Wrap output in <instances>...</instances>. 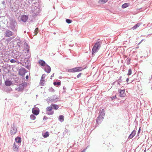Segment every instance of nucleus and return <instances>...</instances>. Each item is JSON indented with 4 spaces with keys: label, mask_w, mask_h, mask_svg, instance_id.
I'll use <instances>...</instances> for the list:
<instances>
[{
    "label": "nucleus",
    "mask_w": 152,
    "mask_h": 152,
    "mask_svg": "<svg viewBox=\"0 0 152 152\" xmlns=\"http://www.w3.org/2000/svg\"><path fill=\"white\" fill-rule=\"evenodd\" d=\"M25 87V85L24 84H21L19 85L18 88L17 89L18 91H23L24 87Z\"/></svg>",
    "instance_id": "nucleus-12"
},
{
    "label": "nucleus",
    "mask_w": 152,
    "mask_h": 152,
    "mask_svg": "<svg viewBox=\"0 0 152 152\" xmlns=\"http://www.w3.org/2000/svg\"><path fill=\"white\" fill-rule=\"evenodd\" d=\"M9 27L12 31H17V29L15 27L17 25V23L14 18H9Z\"/></svg>",
    "instance_id": "nucleus-1"
},
{
    "label": "nucleus",
    "mask_w": 152,
    "mask_h": 152,
    "mask_svg": "<svg viewBox=\"0 0 152 152\" xmlns=\"http://www.w3.org/2000/svg\"><path fill=\"white\" fill-rule=\"evenodd\" d=\"M81 73H79L77 75V78H79V77H80V76H81Z\"/></svg>",
    "instance_id": "nucleus-45"
},
{
    "label": "nucleus",
    "mask_w": 152,
    "mask_h": 152,
    "mask_svg": "<svg viewBox=\"0 0 152 152\" xmlns=\"http://www.w3.org/2000/svg\"><path fill=\"white\" fill-rule=\"evenodd\" d=\"M14 42V43L16 44L17 46L19 48H21L23 46V42L20 39H15Z\"/></svg>",
    "instance_id": "nucleus-5"
},
{
    "label": "nucleus",
    "mask_w": 152,
    "mask_h": 152,
    "mask_svg": "<svg viewBox=\"0 0 152 152\" xmlns=\"http://www.w3.org/2000/svg\"><path fill=\"white\" fill-rule=\"evenodd\" d=\"M102 44V41L99 40V39H98L93 48L92 50V53L93 54H94L99 50L101 47Z\"/></svg>",
    "instance_id": "nucleus-2"
},
{
    "label": "nucleus",
    "mask_w": 152,
    "mask_h": 152,
    "mask_svg": "<svg viewBox=\"0 0 152 152\" xmlns=\"http://www.w3.org/2000/svg\"><path fill=\"white\" fill-rule=\"evenodd\" d=\"M26 72V70L24 68H20L19 69L18 71L19 74L21 76L24 75Z\"/></svg>",
    "instance_id": "nucleus-8"
},
{
    "label": "nucleus",
    "mask_w": 152,
    "mask_h": 152,
    "mask_svg": "<svg viewBox=\"0 0 152 152\" xmlns=\"http://www.w3.org/2000/svg\"><path fill=\"white\" fill-rule=\"evenodd\" d=\"M64 137V134H61V137H59V138H62L63 137Z\"/></svg>",
    "instance_id": "nucleus-49"
},
{
    "label": "nucleus",
    "mask_w": 152,
    "mask_h": 152,
    "mask_svg": "<svg viewBox=\"0 0 152 152\" xmlns=\"http://www.w3.org/2000/svg\"><path fill=\"white\" fill-rule=\"evenodd\" d=\"M38 28H36L34 31V33L35 34L34 35H36L38 33Z\"/></svg>",
    "instance_id": "nucleus-37"
},
{
    "label": "nucleus",
    "mask_w": 152,
    "mask_h": 152,
    "mask_svg": "<svg viewBox=\"0 0 152 152\" xmlns=\"http://www.w3.org/2000/svg\"><path fill=\"white\" fill-rule=\"evenodd\" d=\"M19 146V144L18 143L14 142V143L13 148L14 151H17L18 150V148Z\"/></svg>",
    "instance_id": "nucleus-16"
},
{
    "label": "nucleus",
    "mask_w": 152,
    "mask_h": 152,
    "mask_svg": "<svg viewBox=\"0 0 152 152\" xmlns=\"http://www.w3.org/2000/svg\"><path fill=\"white\" fill-rule=\"evenodd\" d=\"M32 8L33 9H34V7L35 6L36 7V9H37L36 10H39V3L36 2H34V3H33L32 4Z\"/></svg>",
    "instance_id": "nucleus-15"
},
{
    "label": "nucleus",
    "mask_w": 152,
    "mask_h": 152,
    "mask_svg": "<svg viewBox=\"0 0 152 152\" xmlns=\"http://www.w3.org/2000/svg\"><path fill=\"white\" fill-rule=\"evenodd\" d=\"M30 60H26L25 61H24L25 63L26 66H27V67H28L30 65V63L29 62Z\"/></svg>",
    "instance_id": "nucleus-30"
},
{
    "label": "nucleus",
    "mask_w": 152,
    "mask_h": 152,
    "mask_svg": "<svg viewBox=\"0 0 152 152\" xmlns=\"http://www.w3.org/2000/svg\"><path fill=\"white\" fill-rule=\"evenodd\" d=\"M140 24L138 23L135 25L134 26L131 28V29L134 30L136 29L137 28L139 27L140 26Z\"/></svg>",
    "instance_id": "nucleus-26"
},
{
    "label": "nucleus",
    "mask_w": 152,
    "mask_h": 152,
    "mask_svg": "<svg viewBox=\"0 0 152 152\" xmlns=\"http://www.w3.org/2000/svg\"><path fill=\"white\" fill-rule=\"evenodd\" d=\"M5 84L7 86H10L11 85L12 83L10 81L7 80L5 82Z\"/></svg>",
    "instance_id": "nucleus-27"
},
{
    "label": "nucleus",
    "mask_w": 152,
    "mask_h": 152,
    "mask_svg": "<svg viewBox=\"0 0 152 152\" xmlns=\"http://www.w3.org/2000/svg\"><path fill=\"white\" fill-rule=\"evenodd\" d=\"M10 61L12 63H15L16 62V61L14 59H12L10 60Z\"/></svg>",
    "instance_id": "nucleus-40"
},
{
    "label": "nucleus",
    "mask_w": 152,
    "mask_h": 152,
    "mask_svg": "<svg viewBox=\"0 0 152 152\" xmlns=\"http://www.w3.org/2000/svg\"><path fill=\"white\" fill-rule=\"evenodd\" d=\"M13 32L10 30L6 31L5 32V37H10L13 35Z\"/></svg>",
    "instance_id": "nucleus-14"
},
{
    "label": "nucleus",
    "mask_w": 152,
    "mask_h": 152,
    "mask_svg": "<svg viewBox=\"0 0 152 152\" xmlns=\"http://www.w3.org/2000/svg\"><path fill=\"white\" fill-rule=\"evenodd\" d=\"M43 82H44L43 80H41L40 82V85L42 86H44V83H43Z\"/></svg>",
    "instance_id": "nucleus-39"
},
{
    "label": "nucleus",
    "mask_w": 152,
    "mask_h": 152,
    "mask_svg": "<svg viewBox=\"0 0 152 152\" xmlns=\"http://www.w3.org/2000/svg\"><path fill=\"white\" fill-rule=\"evenodd\" d=\"M61 78H62L61 77V76L59 77V79H61Z\"/></svg>",
    "instance_id": "nucleus-57"
},
{
    "label": "nucleus",
    "mask_w": 152,
    "mask_h": 152,
    "mask_svg": "<svg viewBox=\"0 0 152 152\" xmlns=\"http://www.w3.org/2000/svg\"><path fill=\"white\" fill-rule=\"evenodd\" d=\"M52 107L50 105V106L48 107L46 109V113L48 115H51L53 113V111H52Z\"/></svg>",
    "instance_id": "nucleus-7"
},
{
    "label": "nucleus",
    "mask_w": 152,
    "mask_h": 152,
    "mask_svg": "<svg viewBox=\"0 0 152 152\" xmlns=\"http://www.w3.org/2000/svg\"><path fill=\"white\" fill-rule=\"evenodd\" d=\"M132 71L131 69H129L128 70V72L127 74V75H131L132 74Z\"/></svg>",
    "instance_id": "nucleus-38"
},
{
    "label": "nucleus",
    "mask_w": 152,
    "mask_h": 152,
    "mask_svg": "<svg viewBox=\"0 0 152 152\" xmlns=\"http://www.w3.org/2000/svg\"><path fill=\"white\" fill-rule=\"evenodd\" d=\"M66 22L68 24H70L72 22V20L69 19H66Z\"/></svg>",
    "instance_id": "nucleus-36"
},
{
    "label": "nucleus",
    "mask_w": 152,
    "mask_h": 152,
    "mask_svg": "<svg viewBox=\"0 0 152 152\" xmlns=\"http://www.w3.org/2000/svg\"><path fill=\"white\" fill-rule=\"evenodd\" d=\"M83 70V68L82 67L79 66L70 69H69L68 71L70 72H80Z\"/></svg>",
    "instance_id": "nucleus-4"
},
{
    "label": "nucleus",
    "mask_w": 152,
    "mask_h": 152,
    "mask_svg": "<svg viewBox=\"0 0 152 152\" xmlns=\"http://www.w3.org/2000/svg\"><path fill=\"white\" fill-rule=\"evenodd\" d=\"M49 91L50 92H54L55 91L54 90V89L52 88V87H51V88H50L49 90Z\"/></svg>",
    "instance_id": "nucleus-34"
},
{
    "label": "nucleus",
    "mask_w": 152,
    "mask_h": 152,
    "mask_svg": "<svg viewBox=\"0 0 152 152\" xmlns=\"http://www.w3.org/2000/svg\"><path fill=\"white\" fill-rule=\"evenodd\" d=\"M34 9L32 8V5L31 7V12L34 14L37 15V13H39L40 12V11L39 9V10H36L37 9H36V7L35 6H34Z\"/></svg>",
    "instance_id": "nucleus-13"
},
{
    "label": "nucleus",
    "mask_w": 152,
    "mask_h": 152,
    "mask_svg": "<svg viewBox=\"0 0 152 152\" xmlns=\"http://www.w3.org/2000/svg\"><path fill=\"white\" fill-rule=\"evenodd\" d=\"M54 34H56V32H54Z\"/></svg>",
    "instance_id": "nucleus-59"
},
{
    "label": "nucleus",
    "mask_w": 152,
    "mask_h": 152,
    "mask_svg": "<svg viewBox=\"0 0 152 152\" xmlns=\"http://www.w3.org/2000/svg\"><path fill=\"white\" fill-rule=\"evenodd\" d=\"M140 131V128H139V130H138V134H139Z\"/></svg>",
    "instance_id": "nucleus-51"
},
{
    "label": "nucleus",
    "mask_w": 152,
    "mask_h": 152,
    "mask_svg": "<svg viewBox=\"0 0 152 152\" xmlns=\"http://www.w3.org/2000/svg\"><path fill=\"white\" fill-rule=\"evenodd\" d=\"M17 128L15 125L14 124L11 125L10 129L11 134L12 135H14L16 132Z\"/></svg>",
    "instance_id": "nucleus-6"
},
{
    "label": "nucleus",
    "mask_w": 152,
    "mask_h": 152,
    "mask_svg": "<svg viewBox=\"0 0 152 152\" xmlns=\"http://www.w3.org/2000/svg\"><path fill=\"white\" fill-rule=\"evenodd\" d=\"M108 0H99L98 1L99 4H104L106 3Z\"/></svg>",
    "instance_id": "nucleus-29"
},
{
    "label": "nucleus",
    "mask_w": 152,
    "mask_h": 152,
    "mask_svg": "<svg viewBox=\"0 0 152 152\" xmlns=\"http://www.w3.org/2000/svg\"><path fill=\"white\" fill-rule=\"evenodd\" d=\"M51 105L52 106V107L53 109L55 110L57 109V105L52 104H51Z\"/></svg>",
    "instance_id": "nucleus-32"
},
{
    "label": "nucleus",
    "mask_w": 152,
    "mask_h": 152,
    "mask_svg": "<svg viewBox=\"0 0 152 152\" xmlns=\"http://www.w3.org/2000/svg\"><path fill=\"white\" fill-rule=\"evenodd\" d=\"M129 4L128 3H125L122 5V7L123 8H125L129 6Z\"/></svg>",
    "instance_id": "nucleus-28"
},
{
    "label": "nucleus",
    "mask_w": 152,
    "mask_h": 152,
    "mask_svg": "<svg viewBox=\"0 0 152 152\" xmlns=\"http://www.w3.org/2000/svg\"><path fill=\"white\" fill-rule=\"evenodd\" d=\"M49 132H46L44 133H42V136L44 138H47L49 136Z\"/></svg>",
    "instance_id": "nucleus-25"
},
{
    "label": "nucleus",
    "mask_w": 152,
    "mask_h": 152,
    "mask_svg": "<svg viewBox=\"0 0 152 152\" xmlns=\"http://www.w3.org/2000/svg\"><path fill=\"white\" fill-rule=\"evenodd\" d=\"M15 140L16 142L15 143L19 144L21 142V139L20 137H17L15 139Z\"/></svg>",
    "instance_id": "nucleus-20"
},
{
    "label": "nucleus",
    "mask_w": 152,
    "mask_h": 152,
    "mask_svg": "<svg viewBox=\"0 0 152 152\" xmlns=\"http://www.w3.org/2000/svg\"><path fill=\"white\" fill-rule=\"evenodd\" d=\"M56 99L57 97H56L55 96H53L51 97L48 98L47 99V100H49L51 102H54L56 100Z\"/></svg>",
    "instance_id": "nucleus-18"
},
{
    "label": "nucleus",
    "mask_w": 152,
    "mask_h": 152,
    "mask_svg": "<svg viewBox=\"0 0 152 152\" xmlns=\"http://www.w3.org/2000/svg\"><path fill=\"white\" fill-rule=\"evenodd\" d=\"M28 18L27 16L26 15H23L21 17V20L23 22H25L26 21Z\"/></svg>",
    "instance_id": "nucleus-17"
},
{
    "label": "nucleus",
    "mask_w": 152,
    "mask_h": 152,
    "mask_svg": "<svg viewBox=\"0 0 152 152\" xmlns=\"http://www.w3.org/2000/svg\"><path fill=\"white\" fill-rule=\"evenodd\" d=\"M86 150V149H84L83 151L82 152H84Z\"/></svg>",
    "instance_id": "nucleus-58"
},
{
    "label": "nucleus",
    "mask_w": 152,
    "mask_h": 152,
    "mask_svg": "<svg viewBox=\"0 0 152 152\" xmlns=\"http://www.w3.org/2000/svg\"><path fill=\"white\" fill-rule=\"evenodd\" d=\"M44 70L48 73H49L50 72L51 70L50 67L48 64H47L45 67L44 68Z\"/></svg>",
    "instance_id": "nucleus-11"
},
{
    "label": "nucleus",
    "mask_w": 152,
    "mask_h": 152,
    "mask_svg": "<svg viewBox=\"0 0 152 152\" xmlns=\"http://www.w3.org/2000/svg\"><path fill=\"white\" fill-rule=\"evenodd\" d=\"M144 152H145V151H144Z\"/></svg>",
    "instance_id": "nucleus-63"
},
{
    "label": "nucleus",
    "mask_w": 152,
    "mask_h": 152,
    "mask_svg": "<svg viewBox=\"0 0 152 152\" xmlns=\"http://www.w3.org/2000/svg\"><path fill=\"white\" fill-rule=\"evenodd\" d=\"M58 119L61 122H63L64 120V116L62 115H59L58 117Z\"/></svg>",
    "instance_id": "nucleus-24"
},
{
    "label": "nucleus",
    "mask_w": 152,
    "mask_h": 152,
    "mask_svg": "<svg viewBox=\"0 0 152 152\" xmlns=\"http://www.w3.org/2000/svg\"><path fill=\"white\" fill-rule=\"evenodd\" d=\"M39 110L38 108H33L32 109V112L35 115H37L39 113Z\"/></svg>",
    "instance_id": "nucleus-9"
},
{
    "label": "nucleus",
    "mask_w": 152,
    "mask_h": 152,
    "mask_svg": "<svg viewBox=\"0 0 152 152\" xmlns=\"http://www.w3.org/2000/svg\"><path fill=\"white\" fill-rule=\"evenodd\" d=\"M28 75H26V79H28Z\"/></svg>",
    "instance_id": "nucleus-52"
},
{
    "label": "nucleus",
    "mask_w": 152,
    "mask_h": 152,
    "mask_svg": "<svg viewBox=\"0 0 152 152\" xmlns=\"http://www.w3.org/2000/svg\"><path fill=\"white\" fill-rule=\"evenodd\" d=\"M27 54L26 55V57L25 58V61H26V60H30L31 57V54L29 52H28V53H27Z\"/></svg>",
    "instance_id": "nucleus-23"
},
{
    "label": "nucleus",
    "mask_w": 152,
    "mask_h": 152,
    "mask_svg": "<svg viewBox=\"0 0 152 152\" xmlns=\"http://www.w3.org/2000/svg\"><path fill=\"white\" fill-rule=\"evenodd\" d=\"M14 38V37H10V38H9V39H10V40H12V39H13Z\"/></svg>",
    "instance_id": "nucleus-50"
},
{
    "label": "nucleus",
    "mask_w": 152,
    "mask_h": 152,
    "mask_svg": "<svg viewBox=\"0 0 152 152\" xmlns=\"http://www.w3.org/2000/svg\"><path fill=\"white\" fill-rule=\"evenodd\" d=\"M1 81H0V85H1Z\"/></svg>",
    "instance_id": "nucleus-56"
},
{
    "label": "nucleus",
    "mask_w": 152,
    "mask_h": 152,
    "mask_svg": "<svg viewBox=\"0 0 152 152\" xmlns=\"http://www.w3.org/2000/svg\"><path fill=\"white\" fill-rule=\"evenodd\" d=\"M2 4L4 6V7L5 6L6 4H5V2L4 1L2 2Z\"/></svg>",
    "instance_id": "nucleus-47"
},
{
    "label": "nucleus",
    "mask_w": 152,
    "mask_h": 152,
    "mask_svg": "<svg viewBox=\"0 0 152 152\" xmlns=\"http://www.w3.org/2000/svg\"><path fill=\"white\" fill-rule=\"evenodd\" d=\"M63 90H65L66 89V88H65L64 87H63Z\"/></svg>",
    "instance_id": "nucleus-55"
},
{
    "label": "nucleus",
    "mask_w": 152,
    "mask_h": 152,
    "mask_svg": "<svg viewBox=\"0 0 152 152\" xmlns=\"http://www.w3.org/2000/svg\"><path fill=\"white\" fill-rule=\"evenodd\" d=\"M53 84L55 86H57V80H56V81L55 82H54L53 83Z\"/></svg>",
    "instance_id": "nucleus-43"
},
{
    "label": "nucleus",
    "mask_w": 152,
    "mask_h": 152,
    "mask_svg": "<svg viewBox=\"0 0 152 152\" xmlns=\"http://www.w3.org/2000/svg\"><path fill=\"white\" fill-rule=\"evenodd\" d=\"M144 152H145V151H144Z\"/></svg>",
    "instance_id": "nucleus-64"
},
{
    "label": "nucleus",
    "mask_w": 152,
    "mask_h": 152,
    "mask_svg": "<svg viewBox=\"0 0 152 152\" xmlns=\"http://www.w3.org/2000/svg\"><path fill=\"white\" fill-rule=\"evenodd\" d=\"M118 92L120 93V97H124L125 96L126 94L124 89H119L118 90Z\"/></svg>",
    "instance_id": "nucleus-10"
},
{
    "label": "nucleus",
    "mask_w": 152,
    "mask_h": 152,
    "mask_svg": "<svg viewBox=\"0 0 152 152\" xmlns=\"http://www.w3.org/2000/svg\"><path fill=\"white\" fill-rule=\"evenodd\" d=\"M46 76V75L45 74H43L42 76V77H41V80H44V82H45V81L44 80V78H45V77Z\"/></svg>",
    "instance_id": "nucleus-35"
},
{
    "label": "nucleus",
    "mask_w": 152,
    "mask_h": 152,
    "mask_svg": "<svg viewBox=\"0 0 152 152\" xmlns=\"http://www.w3.org/2000/svg\"><path fill=\"white\" fill-rule=\"evenodd\" d=\"M129 80V78H127L126 79V81H127V82H128Z\"/></svg>",
    "instance_id": "nucleus-53"
},
{
    "label": "nucleus",
    "mask_w": 152,
    "mask_h": 152,
    "mask_svg": "<svg viewBox=\"0 0 152 152\" xmlns=\"http://www.w3.org/2000/svg\"><path fill=\"white\" fill-rule=\"evenodd\" d=\"M50 79H52V77H51L50 78Z\"/></svg>",
    "instance_id": "nucleus-61"
},
{
    "label": "nucleus",
    "mask_w": 152,
    "mask_h": 152,
    "mask_svg": "<svg viewBox=\"0 0 152 152\" xmlns=\"http://www.w3.org/2000/svg\"><path fill=\"white\" fill-rule=\"evenodd\" d=\"M136 134V131L135 130H134L129 135L128 137V138L129 139H132L135 135Z\"/></svg>",
    "instance_id": "nucleus-22"
},
{
    "label": "nucleus",
    "mask_w": 152,
    "mask_h": 152,
    "mask_svg": "<svg viewBox=\"0 0 152 152\" xmlns=\"http://www.w3.org/2000/svg\"><path fill=\"white\" fill-rule=\"evenodd\" d=\"M142 41H142L139 43V44Z\"/></svg>",
    "instance_id": "nucleus-60"
},
{
    "label": "nucleus",
    "mask_w": 152,
    "mask_h": 152,
    "mask_svg": "<svg viewBox=\"0 0 152 152\" xmlns=\"http://www.w3.org/2000/svg\"><path fill=\"white\" fill-rule=\"evenodd\" d=\"M24 46L25 48V50H26V53L29 52V46L27 43L26 42H25L24 44Z\"/></svg>",
    "instance_id": "nucleus-19"
},
{
    "label": "nucleus",
    "mask_w": 152,
    "mask_h": 152,
    "mask_svg": "<svg viewBox=\"0 0 152 152\" xmlns=\"http://www.w3.org/2000/svg\"><path fill=\"white\" fill-rule=\"evenodd\" d=\"M9 125V123H7V125Z\"/></svg>",
    "instance_id": "nucleus-62"
},
{
    "label": "nucleus",
    "mask_w": 152,
    "mask_h": 152,
    "mask_svg": "<svg viewBox=\"0 0 152 152\" xmlns=\"http://www.w3.org/2000/svg\"><path fill=\"white\" fill-rule=\"evenodd\" d=\"M54 75V73H53L52 74V75L51 76V77H53Z\"/></svg>",
    "instance_id": "nucleus-54"
},
{
    "label": "nucleus",
    "mask_w": 152,
    "mask_h": 152,
    "mask_svg": "<svg viewBox=\"0 0 152 152\" xmlns=\"http://www.w3.org/2000/svg\"><path fill=\"white\" fill-rule=\"evenodd\" d=\"M48 118L46 116H44L43 118V120L44 121H45Z\"/></svg>",
    "instance_id": "nucleus-46"
},
{
    "label": "nucleus",
    "mask_w": 152,
    "mask_h": 152,
    "mask_svg": "<svg viewBox=\"0 0 152 152\" xmlns=\"http://www.w3.org/2000/svg\"><path fill=\"white\" fill-rule=\"evenodd\" d=\"M39 63L42 66H45L47 64L45 62L42 60H40L39 61Z\"/></svg>",
    "instance_id": "nucleus-21"
},
{
    "label": "nucleus",
    "mask_w": 152,
    "mask_h": 152,
    "mask_svg": "<svg viewBox=\"0 0 152 152\" xmlns=\"http://www.w3.org/2000/svg\"><path fill=\"white\" fill-rule=\"evenodd\" d=\"M3 46L2 43L0 42V50L3 48Z\"/></svg>",
    "instance_id": "nucleus-42"
},
{
    "label": "nucleus",
    "mask_w": 152,
    "mask_h": 152,
    "mask_svg": "<svg viewBox=\"0 0 152 152\" xmlns=\"http://www.w3.org/2000/svg\"><path fill=\"white\" fill-rule=\"evenodd\" d=\"M104 112V109H102L99 112V115L96 120V123L98 125L100 124L103 120L105 115Z\"/></svg>",
    "instance_id": "nucleus-3"
},
{
    "label": "nucleus",
    "mask_w": 152,
    "mask_h": 152,
    "mask_svg": "<svg viewBox=\"0 0 152 152\" xmlns=\"http://www.w3.org/2000/svg\"><path fill=\"white\" fill-rule=\"evenodd\" d=\"M30 118L31 119L34 120L36 118V117L34 115L31 114L30 115Z\"/></svg>",
    "instance_id": "nucleus-33"
},
{
    "label": "nucleus",
    "mask_w": 152,
    "mask_h": 152,
    "mask_svg": "<svg viewBox=\"0 0 152 152\" xmlns=\"http://www.w3.org/2000/svg\"><path fill=\"white\" fill-rule=\"evenodd\" d=\"M121 78H122V77L121 76L117 80L118 83L119 85H120V83H121L122 82V80L121 79Z\"/></svg>",
    "instance_id": "nucleus-31"
},
{
    "label": "nucleus",
    "mask_w": 152,
    "mask_h": 152,
    "mask_svg": "<svg viewBox=\"0 0 152 152\" xmlns=\"http://www.w3.org/2000/svg\"><path fill=\"white\" fill-rule=\"evenodd\" d=\"M127 64H129L130 63V59L128 58L127 59Z\"/></svg>",
    "instance_id": "nucleus-41"
},
{
    "label": "nucleus",
    "mask_w": 152,
    "mask_h": 152,
    "mask_svg": "<svg viewBox=\"0 0 152 152\" xmlns=\"http://www.w3.org/2000/svg\"><path fill=\"white\" fill-rule=\"evenodd\" d=\"M61 81H58V86H60L61 85Z\"/></svg>",
    "instance_id": "nucleus-48"
},
{
    "label": "nucleus",
    "mask_w": 152,
    "mask_h": 152,
    "mask_svg": "<svg viewBox=\"0 0 152 152\" xmlns=\"http://www.w3.org/2000/svg\"><path fill=\"white\" fill-rule=\"evenodd\" d=\"M116 98V95H115L114 96H113L111 97V99L112 100H113V99H115Z\"/></svg>",
    "instance_id": "nucleus-44"
}]
</instances>
